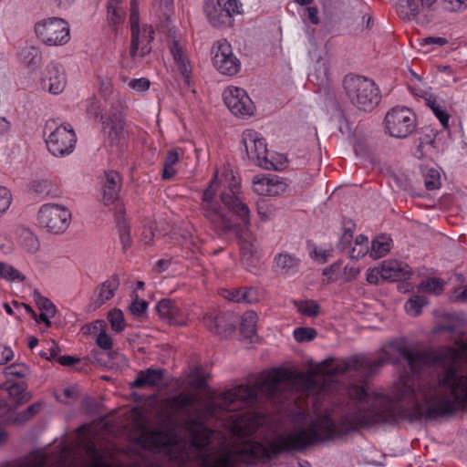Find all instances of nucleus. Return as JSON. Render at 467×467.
I'll use <instances>...</instances> for the list:
<instances>
[{"label": "nucleus", "instance_id": "nucleus-44", "mask_svg": "<svg viewBox=\"0 0 467 467\" xmlns=\"http://www.w3.org/2000/svg\"><path fill=\"white\" fill-rule=\"evenodd\" d=\"M445 11L461 14L467 10V0H441Z\"/></svg>", "mask_w": 467, "mask_h": 467}, {"label": "nucleus", "instance_id": "nucleus-57", "mask_svg": "<svg viewBox=\"0 0 467 467\" xmlns=\"http://www.w3.org/2000/svg\"><path fill=\"white\" fill-rule=\"evenodd\" d=\"M14 357L13 350L5 346H0V365H4L10 361Z\"/></svg>", "mask_w": 467, "mask_h": 467}, {"label": "nucleus", "instance_id": "nucleus-62", "mask_svg": "<svg viewBox=\"0 0 467 467\" xmlns=\"http://www.w3.org/2000/svg\"><path fill=\"white\" fill-rule=\"evenodd\" d=\"M437 1L438 0H420L421 7H423L428 14H433Z\"/></svg>", "mask_w": 467, "mask_h": 467}, {"label": "nucleus", "instance_id": "nucleus-56", "mask_svg": "<svg viewBox=\"0 0 467 467\" xmlns=\"http://www.w3.org/2000/svg\"><path fill=\"white\" fill-rule=\"evenodd\" d=\"M27 368L23 365H13L7 367L5 369V373L7 375L16 376V377H24L26 374Z\"/></svg>", "mask_w": 467, "mask_h": 467}, {"label": "nucleus", "instance_id": "nucleus-49", "mask_svg": "<svg viewBox=\"0 0 467 467\" xmlns=\"http://www.w3.org/2000/svg\"><path fill=\"white\" fill-rule=\"evenodd\" d=\"M12 193L9 189L0 185V216L9 209L12 203Z\"/></svg>", "mask_w": 467, "mask_h": 467}, {"label": "nucleus", "instance_id": "nucleus-16", "mask_svg": "<svg viewBox=\"0 0 467 467\" xmlns=\"http://www.w3.org/2000/svg\"><path fill=\"white\" fill-rule=\"evenodd\" d=\"M237 318L232 313L206 314L203 317L204 326L213 333L227 337L234 331Z\"/></svg>", "mask_w": 467, "mask_h": 467}, {"label": "nucleus", "instance_id": "nucleus-60", "mask_svg": "<svg viewBox=\"0 0 467 467\" xmlns=\"http://www.w3.org/2000/svg\"><path fill=\"white\" fill-rule=\"evenodd\" d=\"M55 314H47L45 312H41L38 316L35 313L33 317L37 323H44L47 327L51 326L50 318H52Z\"/></svg>", "mask_w": 467, "mask_h": 467}, {"label": "nucleus", "instance_id": "nucleus-37", "mask_svg": "<svg viewBox=\"0 0 467 467\" xmlns=\"http://www.w3.org/2000/svg\"><path fill=\"white\" fill-rule=\"evenodd\" d=\"M297 311L304 316L317 317L319 314V305L314 300L294 301Z\"/></svg>", "mask_w": 467, "mask_h": 467}, {"label": "nucleus", "instance_id": "nucleus-17", "mask_svg": "<svg viewBox=\"0 0 467 467\" xmlns=\"http://www.w3.org/2000/svg\"><path fill=\"white\" fill-rule=\"evenodd\" d=\"M300 263V259L295 254L281 252L275 255L273 268L281 275L292 276L297 273Z\"/></svg>", "mask_w": 467, "mask_h": 467}, {"label": "nucleus", "instance_id": "nucleus-6", "mask_svg": "<svg viewBox=\"0 0 467 467\" xmlns=\"http://www.w3.org/2000/svg\"><path fill=\"white\" fill-rule=\"evenodd\" d=\"M386 131L394 138H408L416 129L415 113L407 107H395L389 109L384 119Z\"/></svg>", "mask_w": 467, "mask_h": 467}, {"label": "nucleus", "instance_id": "nucleus-21", "mask_svg": "<svg viewBox=\"0 0 467 467\" xmlns=\"http://www.w3.org/2000/svg\"><path fill=\"white\" fill-rule=\"evenodd\" d=\"M222 296L233 302L240 303H254L258 301L257 291L254 288H239L234 290L224 289L222 291Z\"/></svg>", "mask_w": 467, "mask_h": 467}, {"label": "nucleus", "instance_id": "nucleus-41", "mask_svg": "<svg viewBox=\"0 0 467 467\" xmlns=\"http://www.w3.org/2000/svg\"><path fill=\"white\" fill-rule=\"evenodd\" d=\"M0 277L9 282H22L25 279L24 275L14 266L0 263Z\"/></svg>", "mask_w": 467, "mask_h": 467}, {"label": "nucleus", "instance_id": "nucleus-36", "mask_svg": "<svg viewBox=\"0 0 467 467\" xmlns=\"http://www.w3.org/2000/svg\"><path fill=\"white\" fill-rule=\"evenodd\" d=\"M267 167H262L265 170L282 171L287 165V158L285 154L279 152H268L266 154Z\"/></svg>", "mask_w": 467, "mask_h": 467}, {"label": "nucleus", "instance_id": "nucleus-59", "mask_svg": "<svg viewBox=\"0 0 467 467\" xmlns=\"http://www.w3.org/2000/svg\"><path fill=\"white\" fill-rule=\"evenodd\" d=\"M306 18L314 25L319 23L318 10L317 7L309 6L306 8Z\"/></svg>", "mask_w": 467, "mask_h": 467}, {"label": "nucleus", "instance_id": "nucleus-55", "mask_svg": "<svg viewBox=\"0 0 467 467\" xmlns=\"http://www.w3.org/2000/svg\"><path fill=\"white\" fill-rule=\"evenodd\" d=\"M147 303L145 300H134L130 306V309L133 315L140 316L147 309Z\"/></svg>", "mask_w": 467, "mask_h": 467}, {"label": "nucleus", "instance_id": "nucleus-19", "mask_svg": "<svg viewBox=\"0 0 467 467\" xmlns=\"http://www.w3.org/2000/svg\"><path fill=\"white\" fill-rule=\"evenodd\" d=\"M119 189V174L113 171L107 172L101 185L103 203L105 205L112 204L118 199Z\"/></svg>", "mask_w": 467, "mask_h": 467}, {"label": "nucleus", "instance_id": "nucleus-22", "mask_svg": "<svg viewBox=\"0 0 467 467\" xmlns=\"http://www.w3.org/2000/svg\"><path fill=\"white\" fill-rule=\"evenodd\" d=\"M106 327L104 320H96L90 325L89 332L91 334L98 333L96 337L98 346L105 350H109L113 343L111 337L106 332Z\"/></svg>", "mask_w": 467, "mask_h": 467}, {"label": "nucleus", "instance_id": "nucleus-18", "mask_svg": "<svg viewBox=\"0 0 467 467\" xmlns=\"http://www.w3.org/2000/svg\"><path fill=\"white\" fill-rule=\"evenodd\" d=\"M381 278L389 281L407 279L411 274L405 263L397 260H386L381 264Z\"/></svg>", "mask_w": 467, "mask_h": 467}, {"label": "nucleus", "instance_id": "nucleus-30", "mask_svg": "<svg viewBox=\"0 0 467 467\" xmlns=\"http://www.w3.org/2000/svg\"><path fill=\"white\" fill-rule=\"evenodd\" d=\"M422 176L425 187L430 190L439 189L441 185V172L438 168L434 166H425L422 169Z\"/></svg>", "mask_w": 467, "mask_h": 467}, {"label": "nucleus", "instance_id": "nucleus-4", "mask_svg": "<svg viewBox=\"0 0 467 467\" xmlns=\"http://www.w3.org/2000/svg\"><path fill=\"white\" fill-rule=\"evenodd\" d=\"M40 227L51 234H62L70 225L71 212L58 203H45L40 206L36 217Z\"/></svg>", "mask_w": 467, "mask_h": 467}, {"label": "nucleus", "instance_id": "nucleus-43", "mask_svg": "<svg viewBox=\"0 0 467 467\" xmlns=\"http://www.w3.org/2000/svg\"><path fill=\"white\" fill-rule=\"evenodd\" d=\"M444 283L439 279V278H429L426 280H423L420 285V288L422 291L433 293V294H440L443 290Z\"/></svg>", "mask_w": 467, "mask_h": 467}, {"label": "nucleus", "instance_id": "nucleus-3", "mask_svg": "<svg viewBox=\"0 0 467 467\" xmlns=\"http://www.w3.org/2000/svg\"><path fill=\"white\" fill-rule=\"evenodd\" d=\"M45 138L48 151L55 157L69 155L77 142L76 134L69 125L56 126L54 120L46 123Z\"/></svg>", "mask_w": 467, "mask_h": 467}, {"label": "nucleus", "instance_id": "nucleus-31", "mask_svg": "<svg viewBox=\"0 0 467 467\" xmlns=\"http://www.w3.org/2000/svg\"><path fill=\"white\" fill-rule=\"evenodd\" d=\"M203 11L210 23L213 26L225 25L226 20L221 18V8L217 5L216 0H207L203 6Z\"/></svg>", "mask_w": 467, "mask_h": 467}, {"label": "nucleus", "instance_id": "nucleus-63", "mask_svg": "<svg viewBox=\"0 0 467 467\" xmlns=\"http://www.w3.org/2000/svg\"><path fill=\"white\" fill-rule=\"evenodd\" d=\"M47 351L49 355H46V358L48 360L54 359L59 353V348L55 342H51Z\"/></svg>", "mask_w": 467, "mask_h": 467}, {"label": "nucleus", "instance_id": "nucleus-48", "mask_svg": "<svg viewBox=\"0 0 467 467\" xmlns=\"http://www.w3.org/2000/svg\"><path fill=\"white\" fill-rule=\"evenodd\" d=\"M257 213L262 220L267 221L274 217L275 208L264 200L257 203Z\"/></svg>", "mask_w": 467, "mask_h": 467}, {"label": "nucleus", "instance_id": "nucleus-33", "mask_svg": "<svg viewBox=\"0 0 467 467\" xmlns=\"http://www.w3.org/2000/svg\"><path fill=\"white\" fill-rule=\"evenodd\" d=\"M180 161L179 153L174 150H169L164 160L162 178L164 180L171 179L177 173V165Z\"/></svg>", "mask_w": 467, "mask_h": 467}, {"label": "nucleus", "instance_id": "nucleus-26", "mask_svg": "<svg viewBox=\"0 0 467 467\" xmlns=\"http://www.w3.org/2000/svg\"><path fill=\"white\" fill-rule=\"evenodd\" d=\"M329 65L327 60L317 61L314 70L309 74V80L317 86H324L328 80Z\"/></svg>", "mask_w": 467, "mask_h": 467}, {"label": "nucleus", "instance_id": "nucleus-20", "mask_svg": "<svg viewBox=\"0 0 467 467\" xmlns=\"http://www.w3.org/2000/svg\"><path fill=\"white\" fill-rule=\"evenodd\" d=\"M162 377V370L161 369L148 368L146 370H140L131 386L134 388L158 386L161 383Z\"/></svg>", "mask_w": 467, "mask_h": 467}, {"label": "nucleus", "instance_id": "nucleus-32", "mask_svg": "<svg viewBox=\"0 0 467 467\" xmlns=\"http://www.w3.org/2000/svg\"><path fill=\"white\" fill-rule=\"evenodd\" d=\"M217 5L223 10L221 12V18L225 19L226 23H230L233 16L241 12L242 5L239 0H216Z\"/></svg>", "mask_w": 467, "mask_h": 467}, {"label": "nucleus", "instance_id": "nucleus-15", "mask_svg": "<svg viewBox=\"0 0 467 467\" xmlns=\"http://www.w3.org/2000/svg\"><path fill=\"white\" fill-rule=\"evenodd\" d=\"M156 311L163 321L174 326H185L189 321L188 309L170 299L159 301Z\"/></svg>", "mask_w": 467, "mask_h": 467}, {"label": "nucleus", "instance_id": "nucleus-11", "mask_svg": "<svg viewBox=\"0 0 467 467\" xmlns=\"http://www.w3.org/2000/svg\"><path fill=\"white\" fill-rule=\"evenodd\" d=\"M242 142L247 159L258 167H267V145L263 136L253 130H246L242 134Z\"/></svg>", "mask_w": 467, "mask_h": 467}, {"label": "nucleus", "instance_id": "nucleus-12", "mask_svg": "<svg viewBox=\"0 0 467 467\" xmlns=\"http://www.w3.org/2000/svg\"><path fill=\"white\" fill-rule=\"evenodd\" d=\"M223 99L224 104L234 115L247 117L254 114V102L244 88L229 86L223 90Z\"/></svg>", "mask_w": 467, "mask_h": 467}, {"label": "nucleus", "instance_id": "nucleus-53", "mask_svg": "<svg viewBox=\"0 0 467 467\" xmlns=\"http://www.w3.org/2000/svg\"><path fill=\"white\" fill-rule=\"evenodd\" d=\"M449 43L448 39L442 36H428L420 40V47L438 46L442 47Z\"/></svg>", "mask_w": 467, "mask_h": 467}, {"label": "nucleus", "instance_id": "nucleus-14", "mask_svg": "<svg viewBox=\"0 0 467 467\" xmlns=\"http://www.w3.org/2000/svg\"><path fill=\"white\" fill-rule=\"evenodd\" d=\"M253 190L262 196H278L287 190L285 181L275 175H255L253 179Z\"/></svg>", "mask_w": 467, "mask_h": 467}, {"label": "nucleus", "instance_id": "nucleus-23", "mask_svg": "<svg viewBox=\"0 0 467 467\" xmlns=\"http://www.w3.org/2000/svg\"><path fill=\"white\" fill-rule=\"evenodd\" d=\"M426 102L442 127L447 130L449 128L450 114L444 101L436 97L430 96L426 99Z\"/></svg>", "mask_w": 467, "mask_h": 467}, {"label": "nucleus", "instance_id": "nucleus-58", "mask_svg": "<svg viewBox=\"0 0 467 467\" xmlns=\"http://www.w3.org/2000/svg\"><path fill=\"white\" fill-rule=\"evenodd\" d=\"M379 277H381V269L379 268H373L368 269L367 272V281L369 284H377L379 280Z\"/></svg>", "mask_w": 467, "mask_h": 467}, {"label": "nucleus", "instance_id": "nucleus-29", "mask_svg": "<svg viewBox=\"0 0 467 467\" xmlns=\"http://www.w3.org/2000/svg\"><path fill=\"white\" fill-rule=\"evenodd\" d=\"M41 52L35 47H25L19 53L20 62L31 68H36L41 61Z\"/></svg>", "mask_w": 467, "mask_h": 467}, {"label": "nucleus", "instance_id": "nucleus-47", "mask_svg": "<svg viewBox=\"0 0 467 467\" xmlns=\"http://www.w3.org/2000/svg\"><path fill=\"white\" fill-rule=\"evenodd\" d=\"M174 0H154L153 6L160 16L168 18L172 13Z\"/></svg>", "mask_w": 467, "mask_h": 467}, {"label": "nucleus", "instance_id": "nucleus-34", "mask_svg": "<svg viewBox=\"0 0 467 467\" xmlns=\"http://www.w3.org/2000/svg\"><path fill=\"white\" fill-rule=\"evenodd\" d=\"M257 321V316L254 312H246L244 314L241 322V332L242 334L252 339L255 334V325Z\"/></svg>", "mask_w": 467, "mask_h": 467}, {"label": "nucleus", "instance_id": "nucleus-9", "mask_svg": "<svg viewBox=\"0 0 467 467\" xmlns=\"http://www.w3.org/2000/svg\"><path fill=\"white\" fill-rule=\"evenodd\" d=\"M67 84L66 69L61 63L57 61L47 63L38 79L40 89L55 96L63 93Z\"/></svg>", "mask_w": 467, "mask_h": 467}, {"label": "nucleus", "instance_id": "nucleus-42", "mask_svg": "<svg viewBox=\"0 0 467 467\" xmlns=\"http://www.w3.org/2000/svg\"><path fill=\"white\" fill-rule=\"evenodd\" d=\"M323 276L327 283L342 281V263L337 261L323 270Z\"/></svg>", "mask_w": 467, "mask_h": 467}, {"label": "nucleus", "instance_id": "nucleus-38", "mask_svg": "<svg viewBox=\"0 0 467 467\" xmlns=\"http://www.w3.org/2000/svg\"><path fill=\"white\" fill-rule=\"evenodd\" d=\"M20 244L28 253H35L39 247L37 237L28 230H23L20 234Z\"/></svg>", "mask_w": 467, "mask_h": 467}, {"label": "nucleus", "instance_id": "nucleus-28", "mask_svg": "<svg viewBox=\"0 0 467 467\" xmlns=\"http://www.w3.org/2000/svg\"><path fill=\"white\" fill-rule=\"evenodd\" d=\"M122 0H109L107 20L112 26L120 24L125 16V10L121 5Z\"/></svg>", "mask_w": 467, "mask_h": 467}, {"label": "nucleus", "instance_id": "nucleus-10", "mask_svg": "<svg viewBox=\"0 0 467 467\" xmlns=\"http://www.w3.org/2000/svg\"><path fill=\"white\" fill-rule=\"evenodd\" d=\"M212 53L213 66L221 74L234 76L239 72L240 61L225 39L217 41L213 47Z\"/></svg>", "mask_w": 467, "mask_h": 467}, {"label": "nucleus", "instance_id": "nucleus-51", "mask_svg": "<svg viewBox=\"0 0 467 467\" xmlns=\"http://www.w3.org/2000/svg\"><path fill=\"white\" fill-rule=\"evenodd\" d=\"M128 86L134 91L141 93L150 88V82L146 78H134L129 81Z\"/></svg>", "mask_w": 467, "mask_h": 467}, {"label": "nucleus", "instance_id": "nucleus-54", "mask_svg": "<svg viewBox=\"0 0 467 467\" xmlns=\"http://www.w3.org/2000/svg\"><path fill=\"white\" fill-rule=\"evenodd\" d=\"M36 305L41 312H45L47 314H56V307L53 303L45 297L39 296L36 300Z\"/></svg>", "mask_w": 467, "mask_h": 467}, {"label": "nucleus", "instance_id": "nucleus-64", "mask_svg": "<svg viewBox=\"0 0 467 467\" xmlns=\"http://www.w3.org/2000/svg\"><path fill=\"white\" fill-rule=\"evenodd\" d=\"M75 390L73 389H65L62 395H57V399L61 402H67V399H71L75 396Z\"/></svg>", "mask_w": 467, "mask_h": 467}, {"label": "nucleus", "instance_id": "nucleus-25", "mask_svg": "<svg viewBox=\"0 0 467 467\" xmlns=\"http://www.w3.org/2000/svg\"><path fill=\"white\" fill-rule=\"evenodd\" d=\"M196 396L193 394H179L168 400L169 407L179 413H188L190 407L195 402Z\"/></svg>", "mask_w": 467, "mask_h": 467}, {"label": "nucleus", "instance_id": "nucleus-2", "mask_svg": "<svg viewBox=\"0 0 467 467\" xmlns=\"http://www.w3.org/2000/svg\"><path fill=\"white\" fill-rule=\"evenodd\" d=\"M344 88L350 101L358 108L370 110L379 100V91L369 78L361 76H347Z\"/></svg>", "mask_w": 467, "mask_h": 467}, {"label": "nucleus", "instance_id": "nucleus-52", "mask_svg": "<svg viewBox=\"0 0 467 467\" xmlns=\"http://www.w3.org/2000/svg\"><path fill=\"white\" fill-rule=\"evenodd\" d=\"M359 272L360 269L354 264L346 265L342 268V281L347 282L356 278Z\"/></svg>", "mask_w": 467, "mask_h": 467}, {"label": "nucleus", "instance_id": "nucleus-45", "mask_svg": "<svg viewBox=\"0 0 467 467\" xmlns=\"http://www.w3.org/2000/svg\"><path fill=\"white\" fill-rule=\"evenodd\" d=\"M103 128L105 130H108L109 135L112 138H119L123 133V124L120 119H118L116 121L106 119L103 120Z\"/></svg>", "mask_w": 467, "mask_h": 467}, {"label": "nucleus", "instance_id": "nucleus-46", "mask_svg": "<svg viewBox=\"0 0 467 467\" xmlns=\"http://www.w3.org/2000/svg\"><path fill=\"white\" fill-rule=\"evenodd\" d=\"M293 334L297 342H307L316 337L317 331L311 327H297Z\"/></svg>", "mask_w": 467, "mask_h": 467}, {"label": "nucleus", "instance_id": "nucleus-13", "mask_svg": "<svg viewBox=\"0 0 467 467\" xmlns=\"http://www.w3.org/2000/svg\"><path fill=\"white\" fill-rule=\"evenodd\" d=\"M396 10L403 20H414L420 26H426L434 20L433 14H428L420 0H397Z\"/></svg>", "mask_w": 467, "mask_h": 467}, {"label": "nucleus", "instance_id": "nucleus-7", "mask_svg": "<svg viewBox=\"0 0 467 467\" xmlns=\"http://www.w3.org/2000/svg\"><path fill=\"white\" fill-rule=\"evenodd\" d=\"M130 26H131V45L130 54L133 59L143 57L150 53V42L153 39V29L150 26L139 25V15L136 0H131L130 4Z\"/></svg>", "mask_w": 467, "mask_h": 467}, {"label": "nucleus", "instance_id": "nucleus-39", "mask_svg": "<svg viewBox=\"0 0 467 467\" xmlns=\"http://www.w3.org/2000/svg\"><path fill=\"white\" fill-rule=\"evenodd\" d=\"M427 299L422 296H414L405 304L406 312L413 317L419 316L423 306L427 305Z\"/></svg>", "mask_w": 467, "mask_h": 467}, {"label": "nucleus", "instance_id": "nucleus-8", "mask_svg": "<svg viewBox=\"0 0 467 467\" xmlns=\"http://www.w3.org/2000/svg\"><path fill=\"white\" fill-rule=\"evenodd\" d=\"M170 52L172 57L173 70L182 76L186 87H192V66L189 58L187 42L175 32L171 36Z\"/></svg>", "mask_w": 467, "mask_h": 467}, {"label": "nucleus", "instance_id": "nucleus-35", "mask_svg": "<svg viewBox=\"0 0 467 467\" xmlns=\"http://www.w3.org/2000/svg\"><path fill=\"white\" fill-rule=\"evenodd\" d=\"M369 242L368 237L359 234L355 239V244L349 252V256L352 259H360L368 253Z\"/></svg>", "mask_w": 467, "mask_h": 467}, {"label": "nucleus", "instance_id": "nucleus-61", "mask_svg": "<svg viewBox=\"0 0 467 467\" xmlns=\"http://www.w3.org/2000/svg\"><path fill=\"white\" fill-rule=\"evenodd\" d=\"M119 231L121 242L123 243L124 246H126L130 242L129 228L124 223H122L119 224Z\"/></svg>", "mask_w": 467, "mask_h": 467}, {"label": "nucleus", "instance_id": "nucleus-5", "mask_svg": "<svg viewBox=\"0 0 467 467\" xmlns=\"http://www.w3.org/2000/svg\"><path fill=\"white\" fill-rule=\"evenodd\" d=\"M35 33L41 42L49 47L66 45L70 40L68 23L59 17H48L35 25Z\"/></svg>", "mask_w": 467, "mask_h": 467}, {"label": "nucleus", "instance_id": "nucleus-40", "mask_svg": "<svg viewBox=\"0 0 467 467\" xmlns=\"http://www.w3.org/2000/svg\"><path fill=\"white\" fill-rule=\"evenodd\" d=\"M108 320L111 329L116 333L122 332L126 327L124 315L121 310L114 308L108 314Z\"/></svg>", "mask_w": 467, "mask_h": 467}, {"label": "nucleus", "instance_id": "nucleus-50", "mask_svg": "<svg viewBox=\"0 0 467 467\" xmlns=\"http://www.w3.org/2000/svg\"><path fill=\"white\" fill-rule=\"evenodd\" d=\"M332 249H323L315 247L311 253V257L319 264L326 263L332 256Z\"/></svg>", "mask_w": 467, "mask_h": 467}, {"label": "nucleus", "instance_id": "nucleus-27", "mask_svg": "<svg viewBox=\"0 0 467 467\" xmlns=\"http://www.w3.org/2000/svg\"><path fill=\"white\" fill-rule=\"evenodd\" d=\"M392 240L386 234H381L371 244L370 256L374 259L386 255L391 249Z\"/></svg>", "mask_w": 467, "mask_h": 467}, {"label": "nucleus", "instance_id": "nucleus-1", "mask_svg": "<svg viewBox=\"0 0 467 467\" xmlns=\"http://www.w3.org/2000/svg\"><path fill=\"white\" fill-rule=\"evenodd\" d=\"M238 190L239 180L228 166H223L203 190L200 209L216 230L235 233L242 262L252 272L259 265L261 254L255 237L248 230L250 210L238 198Z\"/></svg>", "mask_w": 467, "mask_h": 467}, {"label": "nucleus", "instance_id": "nucleus-24", "mask_svg": "<svg viewBox=\"0 0 467 467\" xmlns=\"http://www.w3.org/2000/svg\"><path fill=\"white\" fill-rule=\"evenodd\" d=\"M119 285L117 275H112L98 288V301L99 305L104 304L114 296L115 291Z\"/></svg>", "mask_w": 467, "mask_h": 467}]
</instances>
